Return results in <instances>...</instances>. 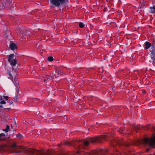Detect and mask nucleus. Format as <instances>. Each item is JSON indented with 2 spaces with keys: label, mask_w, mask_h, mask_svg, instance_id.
Returning a JSON list of instances; mask_svg holds the SVG:
<instances>
[{
  "label": "nucleus",
  "mask_w": 155,
  "mask_h": 155,
  "mask_svg": "<svg viewBox=\"0 0 155 155\" xmlns=\"http://www.w3.org/2000/svg\"><path fill=\"white\" fill-rule=\"evenodd\" d=\"M105 137V135H101L96 137L90 138L88 140H81L79 143L75 142V144L77 146V151L73 153L72 155H85L84 153H83L85 147L83 145L81 144H84L85 146H88L89 144V142H101L102 140H104Z\"/></svg>",
  "instance_id": "1"
},
{
  "label": "nucleus",
  "mask_w": 155,
  "mask_h": 155,
  "mask_svg": "<svg viewBox=\"0 0 155 155\" xmlns=\"http://www.w3.org/2000/svg\"><path fill=\"white\" fill-rule=\"evenodd\" d=\"M20 152L28 155H64L62 151L51 150H38L32 149L24 148Z\"/></svg>",
  "instance_id": "2"
},
{
  "label": "nucleus",
  "mask_w": 155,
  "mask_h": 155,
  "mask_svg": "<svg viewBox=\"0 0 155 155\" xmlns=\"http://www.w3.org/2000/svg\"><path fill=\"white\" fill-rule=\"evenodd\" d=\"M3 2H0V10H2L4 7L8 8L11 9L13 7L12 0H3Z\"/></svg>",
  "instance_id": "3"
},
{
  "label": "nucleus",
  "mask_w": 155,
  "mask_h": 155,
  "mask_svg": "<svg viewBox=\"0 0 155 155\" xmlns=\"http://www.w3.org/2000/svg\"><path fill=\"white\" fill-rule=\"evenodd\" d=\"M142 143L149 145L151 147L155 146V135L150 138H145L143 140Z\"/></svg>",
  "instance_id": "4"
},
{
  "label": "nucleus",
  "mask_w": 155,
  "mask_h": 155,
  "mask_svg": "<svg viewBox=\"0 0 155 155\" xmlns=\"http://www.w3.org/2000/svg\"><path fill=\"white\" fill-rule=\"evenodd\" d=\"M67 0H50L51 5L56 7H59L65 3Z\"/></svg>",
  "instance_id": "5"
},
{
  "label": "nucleus",
  "mask_w": 155,
  "mask_h": 155,
  "mask_svg": "<svg viewBox=\"0 0 155 155\" xmlns=\"http://www.w3.org/2000/svg\"><path fill=\"white\" fill-rule=\"evenodd\" d=\"M8 61L12 66H15L17 64V61L15 58H14V55L11 54L8 56Z\"/></svg>",
  "instance_id": "6"
},
{
  "label": "nucleus",
  "mask_w": 155,
  "mask_h": 155,
  "mask_svg": "<svg viewBox=\"0 0 155 155\" xmlns=\"http://www.w3.org/2000/svg\"><path fill=\"white\" fill-rule=\"evenodd\" d=\"M105 152V150L103 149H100L98 150H94L92 151L91 154L92 155H104L105 153H104V152Z\"/></svg>",
  "instance_id": "7"
},
{
  "label": "nucleus",
  "mask_w": 155,
  "mask_h": 155,
  "mask_svg": "<svg viewBox=\"0 0 155 155\" xmlns=\"http://www.w3.org/2000/svg\"><path fill=\"white\" fill-rule=\"evenodd\" d=\"M10 47L11 50H12L16 49L17 48V45L13 42H10Z\"/></svg>",
  "instance_id": "8"
},
{
  "label": "nucleus",
  "mask_w": 155,
  "mask_h": 155,
  "mask_svg": "<svg viewBox=\"0 0 155 155\" xmlns=\"http://www.w3.org/2000/svg\"><path fill=\"white\" fill-rule=\"evenodd\" d=\"M61 72L59 71L58 70H56L54 74V76H52L53 78L58 77Z\"/></svg>",
  "instance_id": "9"
},
{
  "label": "nucleus",
  "mask_w": 155,
  "mask_h": 155,
  "mask_svg": "<svg viewBox=\"0 0 155 155\" xmlns=\"http://www.w3.org/2000/svg\"><path fill=\"white\" fill-rule=\"evenodd\" d=\"M150 43L146 41L144 43V47L145 49H147L150 47Z\"/></svg>",
  "instance_id": "10"
},
{
  "label": "nucleus",
  "mask_w": 155,
  "mask_h": 155,
  "mask_svg": "<svg viewBox=\"0 0 155 155\" xmlns=\"http://www.w3.org/2000/svg\"><path fill=\"white\" fill-rule=\"evenodd\" d=\"M150 55L152 60L155 59V50L151 51Z\"/></svg>",
  "instance_id": "11"
},
{
  "label": "nucleus",
  "mask_w": 155,
  "mask_h": 155,
  "mask_svg": "<svg viewBox=\"0 0 155 155\" xmlns=\"http://www.w3.org/2000/svg\"><path fill=\"white\" fill-rule=\"evenodd\" d=\"M51 78H53V77L52 76L47 75L45 77V78L44 79V81L45 82H47L50 80Z\"/></svg>",
  "instance_id": "12"
},
{
  "label": "nucleus",
  "mask_w": 155,
  "mask_h": 155,
  "mask_svg": "<svg viewBox=\"0 0 155 155\" xmlns=\"http://www.w3.org/2000/svg\"><path fill=\"white\" fill-rule=\"evenodd\" d=\"M9 75L10 77V78L12 79H13V78H15L16 74L15 72H14L13 71L9 74Z\"/></svg>",
  "instance_id": "13"
},
{
  "label": "nucleus",
  "mask_w": 155,
  "mask_h": 155,
  "mask_svg": "<svg viewBox=\"0 0 155 155\" xmlns=\"http://www.w3.org/2000/svg\"><path fill=\"white\" fill-rule=\"evenodd\" d=\"M150 12L151 13H155V6L153 7H150Z\"/></svg>",
  "instance_id": "14"
},
{
  "label": "nucleus",
  "mask_w": 155,
  "mask_h": 155,
  "mask_svg": "<svg viewBox=\"0 0 155 155\" xmlns=\"http://www.w3.org/2000/svg\"><path fill=\"white\" fill-rule=\"evenodd\" d=\"M5 134L4 133L0 134V140H5Z\"/></svg>",
  "instance_id": "15"
},
{
  "label": "nucleus",
  "mask_w": 155,
  "mask_h": 155,
  "mask_svg": "<svg viewBox=\"0 0 155 155\" xmlns=\"http://www.w3.org/2000/svg\"><path fill=\"white\" fill-rule=\"evenodd\" d=\"M12 148L14 150H16L17 148V146L15 143H13L12 145Z\"/></svg>",
  "instance_id": "16"
},
{
  "label": "nucleus",
  "mask_w": 155,
  "mask_h": 155,
  "mask_svg": "<svg viewBox=\"0 0 155 155\" xmlns=\"http://www.w3.org/2000/svg\"><path fill=\"white\" fill-rule=\"evenodd\" d=\"M2 97L0 95V104H5L6 102L4 101H2Z\"/></svg>",
  "instance_id": "17"
},
{
  "label": "nucleus",
  "mask_w": 155,
  "mask_h": 155,
  "mask_svg": "<svg viewBox=\"0 0 155 155\" xmlns=\"http://www.w3.org/2000/svg\"><path fill=\"white\" fill-rule=\"evenodd\" d=\"M116 143H118L119 144L122 145L123 144H122L121 142L117 143L116 141L112 142L111 143V145L112 146L114 147V145H115Z\"/></svg>",
  "instance_id": "18"
},
{
  "label": "nucleus",
  "mask_w": 155,
  "mask_h": 155,
  "mask_svg": "<svg viewBox=\"0 0 155 155\" xmlns=\"http://www.w3.org/2000/svg\"><path fill=\"white\" fill-rule=\"evenodd\" d=\"M16 137H17L19 138V139H21L23 137V136L21 134H18L16 135Z\"/></svg>",
  "instance_id": "19"
},
{
  "label": "nucleus",
  "mask_w": 155,
  "mask_h": 155,
  "mask_svg": "<svg viewBox=\"0 0 155 155\" xmlns=\"http://www.w3.org/2000/svg\"><path fill=\"white\" fill-rule=\"evenodd\" d=\"M84 24L82 22H80L79 23V26L80 28H83L84 27Z\"/></svg>",
  "instance_id": "20"
},
{
  "label": "nucleus",
  "mask_w": 155,
  "mask_h": 155,
  "mask_svg": "<svg viewBox=\"0 0 155 155\" xmlns=\"http://www.w3.org/2000/svg\"><path fill=\"white\" fill-rule=\"evenodd\" d=\"M9 126L8 125H7L6 128L5 129H3V130L6 132H8L9 131Z\"/></svg>",
  "instance_id": "21"
},
{
  "label": "nucleus",
  "mask_w": 155,
  "mask_h": 155,
  "mask_svg": "<svg viewBox=\"0 0 155 155\" xmlns=\"http://www.w3.org/2000/svg\"><path fill=\"white\" fill-rule=\"evenodd\" d=\"M53 58L52 57H49L48 58V60L49 61H52L53 60Z\"/></svg>",
  "instance_id": "22"
},
{
  "label": "nucleus",
  "mask_w": 155,
  "mask_h": 155,
  "mask_svg": "<svg viewBox=\"0 0 155 155\" xmlns=\"http://www.w3.org/2000/svg\"><path fill=\"white\" fill-rule=\"evenodd\" d=\"M3 97L6 100H8V97L6 96H4Z\"/></svg>",
  "instance_id": "23"
},
{
  "label": "nucleus",
  "mask_w": 155,
  "mask_h": 155,
  "mask_svg": "<svg viewBox=\"0 0 155 155\" xmlns=\"http://www.w3.org/2000/svg\"><path fill=\"white\" fill-rule=\"evenodd\" d=\"M153 64L155 66V59H153Z\"/></svg>",
  "instance_id": "24"
},
{
  "label": "nucleus",
  "mask_w": 155,
  "mask_h": 155,
  "mask_svg": "<svg viewBox=\"0 0 155 155\" xmlns=\"http://www.w3.org/2000/svg\"><path fill=\"white\" fill-rule=\"evenodd\" d=\"M70 144L71 145H73V144H74V143L73 142H71V143H70Z\"/></svg>",
  "instance_id": "25"
},
{
  "label": "nucleus",
  "mask_w": 155,
  "mask_h": 155,
  "mask_svg": "<svg viewBox=\"0 0 155 155\" xmlns=\"http://www.w3.org/2000/svg\"><path fill=\"white\" fill-rule=\"evenodd\" d=\"M2 149V147H1V146H0V150H1Z\"/></svg>",
  "instance_id": "26"
},
{
  "label": "nucleus",
  "mask_w": 155,
  "mask_h": 155,
  "mask_svg": "<svg viewBox=\"0 0 155 155\" xmlns=\"http://www.w3.org/2000/svg\"><path fill=\"white\" fill-rule=\"evenodd\" d=\"M149 150V149H147V151H148Z\"/></svg>",
  "instance_id": "27"
},
{
  "label": "nucleus",
  "mask_w": 155,
  "mask_h": 155,
  "mask_svg": "<svg viewBox=\"0 0 155 155\" xmlns=\"http://www.w3.org/2000/svg\"><path fill=\"white\" fill-rule=\"evenodd\" d=\"M92 154V153H91H91H90V154Z\"/></svg>",
  "instance_id": "28"
}]
</instances>
